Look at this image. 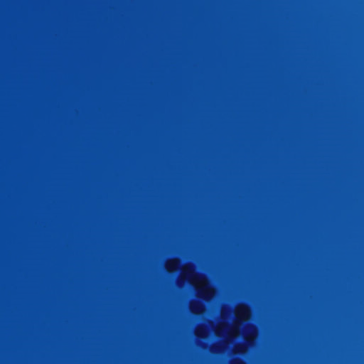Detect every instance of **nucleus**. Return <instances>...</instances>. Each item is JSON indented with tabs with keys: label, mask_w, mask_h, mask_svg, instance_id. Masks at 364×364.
Wrapping results in <instances>:
<instances>
[{
	"label": "nucleus",
	"mask_w": 364,
	"mask_h": 364,
	"mask_svg": "<svg viewBox=\"0 0 364 364\" xmlns=\"http://www.w3.org/2000/svg\"><path fill=\"white\" fill-rule=\"evenodd\" d=\"M200 293H201V294H202V295H205V291L204 290H202V291H200Z\"/></svg>",
	"instance_id": "1"
}]
</instances>
